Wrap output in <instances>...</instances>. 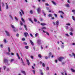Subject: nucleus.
Returning a JSON list of instances; mask_svg holds the SVG:
<instances>
[{
	"mask_svg": "<svg viewBox=\"0 0 75 75\" xmlns=\"http://www.w3.org/2000/svg\"><path fill=\"white\" fill-rule=\"evenodd\" d=\"M48 16L49 17H52V14H50L48 15Z\"/></svg>",
	"mask_w": 75,
	"mask_h": 75,
	"instance_id": "nucleus-19",
	"label": "nucleus"
},
{
	"mask_svg": "<svg viewBox=\"0 0 75 75\" xmlns=\"http://www.w3.org/2000/svg\"><path fill=\"white\" fill-rule=\"evenodd\" d=\"M5 33L6 34V35H7V36H8V37H10V33H9V32H8V31L6 30L5 31Z\"/></svg>",
	"mask_w": 75,
	"mask_h": 75,
	"instance_id": "nucleus-5",
	"label": "nucleus"
},
{
	"mask_svg": "<svg viewBox=\"0 0 75 75\" xmlns=\"http://www.w3.org/2000/svg\"><path fill=\"white\" fill-rule=\"evenodd\" d=\"M27 63L28 64V65H30V62H29V60L28 59H27Z\"/></svg>",
	"mask_w": 75,
	"mask_h": 75,
	"instance_id": "nucleus-17",
	"label": "nucleus"
},
{
	"mask_svg": "<svg viewBox=\"0 0 75 75\" xmlns=\"http://www.w3.org/2000/svg\"><path fill=\"white\" fill-rule=\"evenodd\" d=\"M60 13L61 14H64V12H62V11H59V13Z\"/></svg>",
	"mask_w": 75,
	"mask_h": 75,
	"instance_id": "nucleus-18",
	"label": "nucleus"
},
{
	"mask_svg": "<svg viewBox=\"0 0 75 75\" xmlns=\"http://www.w3.org/2000/svg\"><path fill=\"white\" fill-rule=\"evenodd\" d=\"M21 20L22 21H23V23H25V21H24V19H23V18H21Z\"/></svg>",
	"mask_w": 75,
	"mask_h": 75,
	"instance_id": "nucleus-27",
	"label": "nucleus"
},
{
	"mask_svg": "<svg viewBox=\"0 0 75 75\" xmlns=\"http://www.w3.org/2000/svg\"><path fill=\"white\" fill-rule=\"evenodd\" d=\"M41 29H46V27H43L42 28H41Z\"/></svg>",
	"mask_w": 75,
	"mask_h": 75,
	"instance_id": "nucleus-44",
	"label": "nucleus"
},
{
	"mask_svg": "<svg viewBox=\"0 0 75 75\" xmlns=\"http://www.w3.org/2000/svg\"><path fill=\"white\" fill-rule=\"evenodd\" d=\"M66 29L67 30H68L69 29V27H68V26H67L66 27Z\"/></svg>",
	"mask_w": 75,
	"mask_h": 75,
	"instance_id": "nucleus-36",
	"label": "nucleus"
},
{
	"mask_svg": "<svg viewBox=\"0 0 75 75\" xmlns=\"http://www.w3.org/2000/svg\"><path fill=\"white\" fill-rule=\"evenodd\" d=\"M42 66L43 67H45V64L44 63H43L42 64Z\"/></svg>",
	"mask_w": 75,
	"mask_h": 75,
	"instance_id": "nucleus-48",
	"label": "nucleus"
},
{
	"mask_svg": "<svg viewBox=\"0 0 75 75\" xmlns=\"http://www.w3.org/2000/svg\"><path fill=\"white\" fill-rule=\"evenodd\" d=\"M2 7H3V6H4V3L3 2L2 3Z\"/></svg>",
	"mask_w": 75,
	"mask_h": 75,
	"instance_id": "nucleus-62",
	"label": "nucleus"
},
{
	"mask_svg": "<svg viewBox=\"0 0 75 75\" xmlns=\"http://www.w3.org/2000/svg\"><path fill=\"white\" fill-rule=\"evenodd\" d=\"M71 71H72L73 72H75V71L74 69H71Z\"/></svg>",
	"mask_w": 75,
	"mask_h": 75,
	"instance_id": "nucleus-28",
	"label": "nucleus"
},
{
	"mask_svg": "<svg viewBox=\"0 0 75 75\" xmlns=\"http://www.w3.org/2000/svg\"><path fill=\"white\" fill-rule=\"evenodd\" d=\"M38 33H36L35 34V36L36 37L37 36H38Z\"/></svg>",
	"mask_w": 75,
	"mask_h": 75,
	"instance_id": "nucleus-47",
	"label": "nucleus"
},
{
	"mask_svg": "<svg viewBox=\"0 0 75 75\" xmlns=\"http://www.w3.org/2000/svg\"><path fill=\"white\" fill-rule=\"evenodd\" d=\"M4 42H5V43H7V41L6 40V39H4Z\"/></svg>",
	"mask_w": 75,
	"mask_h": 75,
	"instance_id": "nucleus-41",
	"label": "nucleus"
},
{
	"mask_svg": "<svg viewBox=\"0 0 75 75\" xmlns=\"http://www.w3.org/2000/svg\"><path fill=\"white\" fill-rule=\"evenodd\" d=\"M56 27H57L58 25H59V21H57L56 22Z\"/></svg>",
	"mask_w": 75,
	"mask_h": 75,
	"instance_id": "nucleus-9",
	"label": "nucleus"
},
{
	"mask_svg": "<svg viewBox=\"0 0 75 75\" xmlns=\"http://www.w3.org/2000/svg\"><path fill=\"white\" fill-rule=\"evenodd\" d=\"M47 10H49L50 9V8H49V7H46Z\"/></svg>",
	"mask_w": 75,
	"mask_h": 75,
	"instance_id": "nucleus-45",
	"label": "nucleus"
},
{
	"mask_svg": "<svg viewBox=\"0 0 75 75\" xmlns=\"http://www.w3.org/2000/svg\"><path fill=\"white\" fill-rule=\"evenodd\" d=\"M16 55L18 57V58L19 59H20V57L19 56V55H18V53H16Z\"/></svg>",
	"mask_w": 75,
	"mask_h": 75,
	"instance_id": "nucleus-21",
	"label": "nucleus"
},
{
	"mask_svg": "<svg viewBox=\"0 0 75 75\" xmlns=\"http://www.w3.org/2000/svg\"><path fill=\"white\" fill-rule=\"evenodd\" d=\"M4 62L5 64H7L9 65L10 64L8 63V60L7 59H5L4 60Z\"/></svg>",
	"mask_w": 75,
	"mask_h": 75,
	"instance_id": "nucleus-3",
	"label": "nucleus"
},
{
	"mask_svg": "<svg viewBox=\"0 0 75 75\" xmlns=\"http://www.w3.org/2000/svg\"><path fill=\"white\" fill-rule=\"evenodd\" d=\"M64 59V58L63 57H60L58 58L59 60L61 62H62V60H63Z\"/></svg>",
	"mask_w": 75,
	"mask_h": 75,
	"instance_id": "nucleus-2",
	"label": "nucleus"
},
{
	"mask_svg": "<svg viewBox=\"0 0 75 75\" xmlns=\"http://www.w3.org/2000/svg\"><path fill=\"white\" fill-rule=\"evenodd\" d=\"M75 11V10H73L72 11V12H73V13H74Z\"/></svg>",
	"mask_w": 75,
	"mask_h": 75,
	"instance_id": "nucleus-60",
	"label": "nucleus"
},
{
	"mask_svg": "<svg viewBox=\"0 0 75 75\" xmlns=\"http://www.w3.org/2000/svg\"><path fill=\"white\" fill-rule=\"evenodd\" d=\"M20 24L21 26H23V22H22L21 21H20Z\"/></svg>",
	"mask_w": 75,
	"mask_h": 75,
	"instance_id": "nucleus-23",
	"label": "nucleus"
},
{
	"mask_svg": "<svg viewBox=\"0 0 75 75\" xmlns=\"http://www.w3.org/2000/svg\"><path fill=\"white\" fill-rule=\"evenodd\" d=\"M69 56H70V57H72V56L74 57V58L75 59V54L72 52L71 53V54H69Z\"/></svg>",
	"mask_w": 75,
	"mask_h": 75,
	"instance_id": "nucleus-4",
	"label": "nucleus"
},
{
	"mask_svg": "<svg viewBox=\"0 0 75 75\" xmlns=\"http://www.w3.org/2000/svg\"><path fill=\"white\" fill-rule=\"evenodd\" d=\"M37 11L38 13V14H39L40 12H41V8H38L37 9Z\"/></svg>",
	"mask_w": 75,
	"mask_h": 75,
	"instance_id": "nucleus-6",
	"label": "nucleus"
},
{
	"mask_svg": "<svg viewBox=\"0 0 75 75\" xmlns=\"http://www.w3.org/2000/svg\"><path fill=\"white\" fill-rule=\"evenodd\" d=\"M43 32V33H46V34L47 35H50V34H49V33H48L45 31L44 30H42Z\"/></svg>",
	"mask_w": 75,
	"mask_h": 75,
	"instance_id": "nucleus-8",
	"label": "nucleus"
},
{
	"mask_svg": "<svg viewBox=\"0 0 75 75\" xmlns=\"http://www.w3.org/2000/svg\"><path fill=\"white\" fill-rule=\"evenodd\" d=\"M72 18L73 19V20H74V21H75V18L74 17V16H72Z\"/></svg>",
	"mask_w": 75,
	"mask_h": 75,
	"instance_id": "nucleus-35",
	"label": "nucleus"
},
{
	"mask_svg": "<svg viewBox=\"0 0 75 75\" xmlns=\"http://www.w3.org/2000/svg\"><path fill=\"white\" fill-rule=\"evenodd\" d=\"M23 44L25 45H27V42H24Z\"/></svg>",
	"mask_w": 75,
	"mask_h": 75,
	"instance_id": "nucleus-43",
	"label": "nucleus"
},
{
	"mask_svg": "<svg viewBox=\"0 0 75 75\" xmlns=\"http://www.w3.org/2000/svg\"><path fill=\"white\" fill-rule=\"evenodd\" d=\"M34 21H35V22H37V19L35 18H34Z\"/></svg>",
	"mask_w": 75,
	"mask_h": 75,
	"instance_id": "nucleus-39",
	"label": "nucleus"
},
{
	"mask_svg": "<svg viewBox=\"0 0 75 75\" xmlns=\"http://www.w3.org/2000/svg\"><path fill=\"white\" fill-rule=\"evenodd\" d=\"M37 43L39 45H41V40L39 39L37 40Z\"/></svg>",
	"mask_w": 75,
	"mask_h": 75,
	"instance_id": "nucleus-7",
	"label": "nucleus"
},
{
	"mask_svg": "<svg viewBox=\"0 0 75 75\" xmlns=\"http://www.w3.org/2000/svg\"><path fill=\"white\" fill-rule=\"evenodd\" d=\"M40 25L43 26H44V25H47V24H46V23H42L40 24Z\"/></svg>",
	"mask_w": 75,
	"mask_h": 75,
	"instance_id": "nucleus-13",
	"label": "nucleus"
},
{
	"mask_svg": "<svg viewBox=\"0 0 75 75\" xmlns=\"http://www.w3.org/2000/svg\"><path fill=\"white\" fill-rule=\"evenodd\" d=\"M9 17L10 18L12 19V20H13V17H12V16L11 15H9Z\"/></svg>",
	"mask_w": 75,
	"mask_h": 75,
	"instance_id": "nucleus-30",
	"label": "nucleus"
},
{
	"mask_svg": "<svg viewBox=\"0 0 75 75\" xmlns=\"http://www.w3.org/2000/svg\"><path fill=\"white\" fill-rule=\"evenodd\" d=\"M6 9H8V4H7V3H6Z\"/></svg>",
	"mask_w": 75,
	"mask_h": 75,
	"instance_id": "nucleus-15",
	"label": "nucleus"
},
{
	"mask_svg": "<svg viewBox=\"0 0 75 75\" xmlns=\"http://www.w3.org/2000/svg\"><path fill=\"white\" fill-rule=\"evenodd\" d=\"M60 17H61L62 18H64V17L62 16V15H60Z\"/></svg>",
	"mask_w": 75,
	"mask_h": 75,
	"instance_id": "nucleus-58",
	"label": "nucleus"
},
{
	"mask_svg": "<svg viewBox=\"0 0 75 75\" xmlns=\"http://www.w3.org/2000/svg\"><path fill=\"white\" fill-rule=\"evenodd\" d=\"M65 35H66V36H68V37H69V35L68 34H65Z\"/></svg>",
	"mask_w": 75,
	"mask_h": 75,
	"instance_id": "nucleus-57",
	"label": "nucleus"
},
{
	"mask_svg": "<svg viewBox=\"0 0 75 75\" xmlns=\"http://www.w3.org/2000/svg\"><path fill=\"white\" fill-rule=\"evenodd\" d=\"M25 48H26V49L28 50V46H25Z\"/></svg>",
	"mask_w": 75,
	"mask_h": 75,
	"instance_id": "nucleus-32",
	"label": "nucleus"
},
{
	"mask_svg": "<svg viewBox=\"0 0 75 75\" xmlns=\"http://www.w3.org/2000/svg\"><path fill=\"white\" fill-rule=\"evenodd\" d=\"M15 19L16 20V21H18V19L17 18V17H16L15 16Z\"/></svg>",
	"mask_w": 75,
	"mask_h": 75,
	"instance_id": "nucleus-42",
	"label": "nucleus"
},
{
	"mask_svg": "<svg viewBox=\"0 0 75 75\" xmlns=\"http://www.w3.org/2000/svg\"><path fill=\"white\" fill-rule=\"evenodd\" d=\"M30 57L32 58V59H34V57H33V56H30Z\"/></svg>",
	"mask_w": 75,
	"mask_h": 75,
	"instance_id": "nucleus-61",
	"label": "nucleus"
},
{
	"mask_svg": "<svg viewBox=\"0 0 75 75\" xmlns=\"http://www.w3.org/2000/svg\"><path fill=\"white\" fill-rule=\"evenodd\" d=\"M29 21H31L33 23H34V22H33V21H32V20H31V18H29Z\"/></svg>",
	"mask_w": 75,
	"mask_h": 75,
	"instance_id": "nucleus-26",
	"label": "nucleus"
},
{
	"mask_svg": "<svg viewBox=\"0 0 75 75\" xmlns=\"http://www.w3.org/2000/svg\"><path fill=\"white\" fill-rule=\"evenodd\" d=\"M0 11H1V5H0Z\"/></svg>",
	"mask_w": 75,
	"mask_h": 75,
	"instance_id": "nucleus-40",
	"label": "nucleus"
},
{
	"mask_svg": "<svg viewBox=\"0 0 75 75\" xmlns=\"http://www.w3.org/2000/svg\"><path fill=\"white\" fill-rule=\"evenodd\" d=\"M8 50L9 52H10V48L9 47H8Z\"/></svg>",
	"mask_w": 75,
	"mask_h": 75,
	"instance_id": "nucleus-38",
	"label": "nucleus"
},
{
	"mask_svg": "<svg viewBox=\"0 0 75 75\" xmlns=\"http://www.w3.org/2000/svg\"><path fill=\"white\" fill-rule=\"evenodd\" d=\"M11 27H12V28H13V29H16V28H15L14 25H11Z\"/></svg>",
	"mask_w": 75,
	"mask_h": 75,
	"instance_id": "nucleus-20",
	"label": "nucleus"
},
{
	"mask_svg": "<svg viewBox=\"0 0 75 75\" xmlns=\"http://www.w3.org/2000/svg\"><path fill=\"white\" fill-rule=\"evenodd\" d=\"M61 48H62V49H64V45H61Z\"/></svg>",
	"mask_w": 75,
	"mask_h": 75,
	"instance_id": "nucleus-22",
	"label": "nucleus"
},
{
	"mask_svg": "<svg viewBox=\"0 0 75 75\" xmlns=\"http://www.w3.org/2000/svg\"><path fill=\"white\" fill-rule=\"evenodd\" d=\"M30 43L33 46L34 45V42H33L32 40H30Z\"/></svg>",
	"mask_w": 75,
	"mask_h": 75,
	"instance_id": "nucleus-11",
	"label": "nucleus"
},
{
	"mask_svg": "<svg viewBox=\"0 0 75 75\" xmlns=\"http://www.w3.org/2000/svg\"><path fill=\"white\" fill-rule=\"evenodd\" d=\"M21 72L22 73H23V74H24V75H26V74L25 73V71H21Z\"/></svg>",
	"mask_w": 75,
	"mask_h": 75,
	"instance_id": "nucleus-14",
	"label": "nucleus"
},
{
	"mask_svg": "<svg viewBox=\"0 0 75 75\" xmlns=\"http://www.w3.org/2000/svg\"><path fill=\"white\" fill-rule=\"evenodd\" d=\"M22 14L23 15L24 14V12L23 10L21 9V11H19V14L21 16H22Z\"/></svg>",
	"mask_w": 75,
	"mask_h": 75,
	"instance_id": "nucleus-1",
	"label": "nucleus"
},
{
	"mask_svg": "<svg viewBox=\"0 0 75 75\" xmlns=\"http://www.w3.org/2000/svg\"><path fill=\"white\" fill-rule=\"evenodd\" d=\"M32 72H33L34 74H35V70H33Z\"/></svg>",
	"mask_w": 75,
	"mask_h": 75,
	"instance_id": "nucleus-56",
	"label": "nucleus"
},
{
	"mask_svg": "<svg viewBox=\"0 0 75 75\" xmlns=\"http://www.w3.org/2000/svg\"><path fill=\"white\" fill-rule=\"evenodd\" d=\"M74 31V29L72 28H70V31L71 32H73V31Z\"/></svg>",
	"mask_w": 75,
	"mask_h": 75,
	"instance_id": "nucleus-29",
	"label": "nucleus"
},
{
	"mask_svg": "<svg viewBox=\"0 0 75 75\" xmlns=\"http://www.w3.org/2000/svg\"><path fill=\"white\" fill-rule=\"evenodd\" d=\"M45 59H47L48 58V57H47V56H46L45 57Z\"/></svg>",
	"mask_w": 75,
	"mask_h": 75,
	"instance_id": "nucleus-46",
	"label": "nucleus"
},
{
	"mask_svg": "<svg viewBox=\"0 0 75 75\" xmlns=\"http://www.w3.org/2000/svg\"><path fill=\"white\" fill-rule=\"evenodd\" d=\"M4 69L5 70L6 69V67L5 66H4Z\"/></svg>",
	"mask_w": 75,
	"mask_h": 75,
	"instance_id": "nucleus-50",
	"label": "nucleus"
},
{
	"mask_svg": "<svg viewBox=\"0 0 75 75\" xmlns=\"http://www.w3.org/2000/svg\"><path fill=\"white\" fill-rule=\"evenodd\" d=\"M27 63L28 64V65H30V62H29V60L28 59H27Z\"/></svg>",
	"mask_w": 75,
	"mask_h": 75,
	"instance_id": "nucleus-16",
	"label": "nucleus"
},
{
	"mask_svg": "<svg viewBox=\"0 0 75 75\" xmlns=\"http://www.w3.org/2000/svg\"><path fill=\"white\" fill-rule=\"evenodd\" d=\"M64 6L65 7H69V4H66Z\"/></svg>",
	"mask_w": 75,
	"mask_h": 75,
	"instance_id": "nucleus-12",
	"label": "nucleus"
},
{
	"mask_svg": "<svg viewBox=\"0 0 75 75\" xmlns=\"http://www.w3.org/2000/svg\"><path fill=\"white\" fill-rule=\"evenodd\" d=\"M54 16L56 18H57V15L56 14H54Z\"/></svg>",
	"mask_w": 75,
	"mask_h": 75,
	"instance_id": "nucleus-52",
	"label": "nucleus"
},
{
	"mask_svg": "<svg viewBox=\"0 0 75 75\" xmlns=\"http://www.w3.org/2000/svg\"><path fill=\"white\" fill-rule=\"evenodd\" d=\"M52 3L53 4H54V5H55L57 4L56 3H55V2L54 1H52Z\"/></svg>",
	"mask_w": 75,
	"mask_h": 75,
	"instance_id": "nucleus-25",
	"label": "nucleus"
},
{
	"mask_svg": "<svg viewBox=\"0 0 75 75\" xmlns=\"http://www.w3.org/2000/svg\"><path fill=\"white\" fill-rule=\"evenodd\" d=\"M40 74H41V75H43V73H42V72H41V73H40Z\"/></svg>",
	"mask_w": 75,
	"mask_h": 75,
	"instance_id": "nucleus-64",
	"label": "nucleus"
},
{
	"mask_svg": "<svg viewBox=\"0 0 75 75\" xmlns=\"http://www.w3.org/2000/svg\"><path fill=\"white\" fill-rule=\"evenodd\" d=\"M30 36H31V37H32L33 38V35H32V34H31V33H30Z\"/></svg>",
	"mask_w": 75,
	"mask_h": 75,
	"instance_id": "nucleus-54",
	"label": "nucleus"
},
{
	"mask_svg": "<svg viewBox=\"0 0 75 75\" xmlns=\"http://www.w3.org/2000/svg\"><path fill=\"white\" fill-rule=\"evenodd\" d=\"M49 67H47V68H46L47 70H49Z\"/></svg>",
	"mask_w": 75,
	"mask_h": 75,
	"instance_id": "nucleus-63",
	"label": "nucleus"
},
{
	"mask_svg": "<svg viewBox=\"0 0 75 75\" xmlns=\"http://www.w3.org/2000/svg\"><path fill=\"white\" fill-rule=\"evenodd\" d=\"M24 35L25 37H27V35H28V33L27 32L25 33H24Z\"/></svg>",
	"mask_w": 75,
	"mask_h": 75,
	"instance_id": "nucleus-10",
	"label": "nucleus"
},
{
	"mask_svg": "<svg viewBox=\"0 0 75 75\" xmlns=\"http://www.w3.org/2000/svg\"><path fill=\"white\" fill-rule=\"evenodd\" d=\"M57 62H58V60H57V59H56L55 60V62L56 63H57Z\"/></svg>",
	"mask_w": 75,
	"mask_h": 75,
	"instance_id": "nucleus-55",
	"label": "nucleus"
},
{
	"mask_svg": "<svg viewBox=\"0 0 75 75\" xmlns=\"http://www.w3.org/2000/svg\"><path fill=\"white\" fill-rule=\"evenodd\" d=\"M30 14H32L33 13V11L31 10H30Z\"/></svg>",
	"mask_w": 75,
	"mask_h": 75,
	"instance_id": "nucleus-33",
	"label": "nucleus"
},
{
	"mask_svg": "<svg viewBox=\"0 0 75 75\" xmlns=\"http://www.w3.org/2000/svg\"><path fill=\"white\" fill-rule=\"evenodd\" d=\"M66 25H68V26H70L71 25V24L70 23H67Z\"/></svg>",
	"mask_w": 75,
	"mask_h": 75,
	"instance_id": "nucleus-37",
	"label": "nucleus"
},
{
	"mask_svg": "<svg viewBox=\"0 0 75 75\" xmlns=\"http://www.w3.org/2000/svg\"><path fill=\"white\" fill-rule=\"evenodd\" d=\"M14 61V59H11V62H13V61Z\"/></svg>",
	"mask_w": 75,
	"mask_h": 75,
	"instance_id": "nucleus-51",
	"label": "nucleus"
},
{
	"mask_svg": "<svg viewBox=\"0 0 75 75\" xmlns=\"http://www.w3.org/2000/svg\"><path fill=\"white\" fill-rule=\"evenodd\" d=\"M24 28L26 30H27V27L26 25H24Z\"/></svg>",
	"mask_w": 75,
	"mask_h": 75,
	"instance_id": "nucleus-31",
	"label": "nucleus"
},
{
	"mask_svg": "<svg viewBox=\"0 0 75 75\" xmlns=\"http://www.w3.org/2000/svg\"><path fill=\"white\" fill-rule=\"evenodd\" d=\"M69 34L70 35H71L72 36V35H73V33L72 32H70Z\"/></svg>",
	"mask_w": 75,
	"mask_h": 75,
	"instance_id": "nucleus-34",
	"label": "nucleus"
},
{
	"mask_svg": "<svg viewBox=\"0 0 75 75\" xmlns=\"http://www.w3.org/2000/svg\"><path fill=\"white\" fill-rule=\"evenodd\" d=\"M45 4L46 6H49V4L48 3H46Z\"/></svg>",
	"mask_w": 75,
	"mask_h": 75,
	"instance_id": "nucleus-53",
	"label": "nucleus"
},
{
	"mask_svg": "<svg viewBox=\"0 0 75 75\" xmlns=\"http://www.w3.org/2000/svg\"><path fill=\"white\" fill-rule=\"evenodd\" d=\"M16 36L17 37H19V34L18 33H17L16 34Z\"/></svg>",
	"mask_w": 75,
	"mask_h": 75,
	"instance_id": "nucleus-49",
	"label": "nucleus"
},
{
	"mask_svg": "<svg viewBox=\"0 0 75 75\" xmlns=\"http://www.w3.org/2000/svg\"><path fill=\"white\" fill-rule=\"evenodd\" d=\"M0 47H1L2 48H3V45H0Z\"/></svg>",
	"mask_w": 75,
	"mask_h": 75,
	"instance_id": "nucleus-59",
	"label": "nucleus"
},
{
	"mask_svg": "<svg viewBox=\"0 0 75 75\" xmlns=\"http://www.w3.org/2000/svg\"><path fill=\"white\" fill-rule=\"evenodd\" d=\"M38 57L39 58H41L42 57V56L41 55V54H39L38 55Z\"/></svg>",
	"mask_w": 75,
	"mask_h": 75,
	"instance_id": "nucleus-24",
	"label": "nucleus"
}]
</instances>
